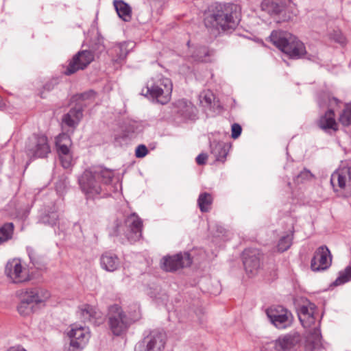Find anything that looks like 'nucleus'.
Returning <instances> with one entry per match:
<instances>
[{"mask_svg":"<svg viewBox=\"0 0 351 351\" xmlns=\"http://www.w3.org/2000/svg\"><path fill=\"white\" fill-rule=\"evenodd\" d=\"M263 255L256 248L245 249L242 254L243 263L247 274L254 276L261 268Z\"/></svg>","mask_w":351,"mask_h":351,"instance_id":"12","label":"nucleus"},{"mask_svg":"<svg viewBox=\"0 0 351 351\" xmlns=\"http://www.w3.org/2000/svg\"><path fill=\"white\" fill-rule=\"evenodd\" d=\"M83 117L82 106H77L63 116L62 121L69 127H76Z\"/></svg>","mask_w":351,"mask_h":351,"instance_id":"24","label":"nucleus"},{"mask_svg":"<svg viewBox=\"0 0 351 351\" xmlns=\"http://www.w3.org/2000/svg\"><path fill=\"white\" fill-rule=\"evenodd\" d=\"M27 252L29 256L30 262L36 267L39 268L41 260L40 258L37 254L36 252L32 247H27Z\"/></svg>","mask_w":351,"mask_h":351,"instance_id":"40","label":"nucleus"},{"mask_svg":"<svg viewBox=\"0 0 351 351\" xmlns=\"http://www.w3.org/2000/svg\"><path fill=\"white\" fill-rule=\"evenodd\" d=\"M113 177L112 170L99 166L84 171L79 184L88 198H94L101 194L103 186L109 184Z\"/></svg>","mask_w":351,"mask_h":351,"instance_id":"2","label":"nucleus"},{"mask_svg":"<svg viewBox=\"0 0 351 351\" xmlns=\"http://www.w3.org/2000/svg\"><path fill=\"white\" fill-rule=\"evenodd\" d=\"M230 146L224 142L213 141L210 143L211 154L217 161L224 162Z\"/></svg>","mask_w":351,"mask_h":351,"instance_id":"25","label":"nucleus"},{"mask_svg":"<svg viewBox=\"0 0 351 351\" xmlns=\"http://www.w3.org/2000/svg\"><path fill=\"white\" fill-rule=\"evenodd\" d=\"M14 232V224L5 223L0 228V245L11 239Z\"/></svg>","mask_w":351,"mask_h":351,"instance_id":"32","label":"nucleus"},{"mask_svg":"<svg viewBox=\"0 0 351 351\" xmlns=\"http://www.w3.org/2000/svg\"><path fill=\"white\" fill-rule=\"evenodd\" d=\"M313 175L311 173V172L309 170L304 169L296 177V182L300 183L306 180H310L313 178Z\"/></svg>","mask_w":351,"mask_h":351,"instance_id":"42","label":"nucleus"},{"mask_svg":"<svg viewBox=\"0 0 351 351\" xmlns=\"http://www.w3.org/2000/svg\"><path fill=\"white\" fill-rule=\"evenodd\" d=\"M50 152L51 148L46 136L34 134L28 138L25 153L30 159L47 158Z\"/></svg>","mask_w":351,"mask_h":351,"instance_id":"7","label":"nucleus"},{"mask_svg":"<svg viewBox=\"0 0 351 351\" xmlns=\"http://www.w3.org/2000/svg\"><path fill=\"white\" fill-rule=\"evenodd\" d=\"M113 5L119 18L125 22L131 21L132 8L129 4L123 0H114Z\"/></svg>","mask_w":351,"mask_h":351,"instance_id":"26","label":"nucleus"},{"mask_svg":"<svg viewBox=\"0 0 351 351\" xmlns=\"http://www.w3.org/2000/svg\"><path fill=\"white\" fill-rule=\"evenodd\" d=\"M108 324L113 335L119 336L128 330L130 320L118 304H114L109 308Z\"/></svg>","mask_w":351,"mask_h":351,"instance_id":"8","label":"nucleus"},{"mask_svg":"<svg viewBox=\"0 0 351 351\" xmlns=\"http://www.w3.org/2000/svg\"><path fill=\"white\" fill-rule=\"evenodd\" d=\"M326 97L328 99V105L330 106H332V104H335L337 105L338 103L339 102V100L337 98H336V97L330 98L328 95H327Z\"/></svg>","mask_w":351,"mask_h":351,"instance_id":"49","label":"nucleus"},{"mask_svg":"<svg viewBox=\"0 0 351 351\" xmlns=\"http://www.w3.org/2000/svg\"><path fill=\"white\" fill-rule=\"evenodd\" d=\"M301 341L298 332H293L280 336L274 342V347L277 350H289L293 349Z\"/></svg>","mask_w":351,"mask_h":351,"instance_id":"20","label":"nucleus"},{"mask_svg":"<svg viewBox=\"0 0 351 351\" xmlns=\"http://www.w3.org/2000/svg\"><path fill=\"white\" fill-rule=\"evenodd\" d=\"M293 238V233L287 234V235L282 237L277 245L278 250L280 252L287 251L292 244Z\"/></svg>","mask_w":351,"mask_h":351,"instance_id":"35","label":"nucleus"},{"mask_svg":"<svg viewBox=\"0 0 351 351\" xmlns=\"http://www.w3.org/2000/svg\"><path fill=\"white\" fill-rule=\"evenodd\" d=\"M261 9L271 16L278 17V22L290 21L296 15L291 7L287 6L284 0H263Z\"/></svg>","mask_w":351,"mask_h":351,"instance_id":"5","label":"nucleus"},{"mask_svg":"<svg viewBox=\"0 0 351 351\" xmlns=\"http://www.w3.org/2000/svg\"><path fill=\"white\" fill-rule=\"evenodd\" d=\"M148 153L147 147L144 145H139L136 148L135 156L136 158H143Z\"/></svg>","mask_w":351,"mask_h":351,"instance_id":"44","label":"nucleus"},{"mask_svg":"<svg viewBox=\"0 0 351 351\" xmlns=\"http://www.w3.org/2000/svg\"><path fill=\"white\" fill-rule=\"evenodd\" d=\"M5 274L14 284H20L30 280L28 269L24 267L21 259L13 258L8 261L5 267Z\"/></svg>","mask_w":351,"mask_h":351,"instance_id":"9","label":"nucleus"},{"mask_svg":"<svg viewBox=\"0 0 351 351\" xmlns=\"http://www.w3.org/2000/svg\"><path fill=\"white\" fill-rule=\"evenodd\" d=\"M32 305L27 303L23 300H21V302L17 306L18 312L23 316L29 315L32 312Z\"/></svg>","mask_w":351,"mask_h":351,"instance_id":"41","label":"nucleus"},{"mask_svg":"<svg viewBox=\"0 0 351 351\" xmlns=\"http://www.w3.org/2000/svg\"><path fill=\"white\" fill-rule=\"evenodd\" d=\"M214 100L215 95L209 90H204L199 95V104L205 109L210 108Z\"/></svg>","mask_w":351,"mask_h":351,"instance_id":"31","label":"nucleus"},{"mask_svg":"<svg viewBox=\"0 0 351 351\" xmlns=\"http://www.w3.org/2000/svg\"><path fill=\"white\" fill-rule=\"evenodd\" d=\"M166 335L155 329L144 334V337L134 346V351H162L166 343Z\"/></svg>","mask_w":351,"mask_h":351,"instance_id":"6","label":"nucleus"},{"mask_svg":"<svg viewBox=\"0 0 351 351\" xmlns=\"http://www.w3.org/2000/svg\"><path fill=\"white\" fill-rule=\"evenodd\" d=\"M125 226L127 231L124 234L130 243H135L141 238L143 221L135 213L126 218Z\"/></svg>","mask_w":351,"mask_h":351,"instance_id":"17","label":"nucleus"},{"mask_svg":"<svg viewBox=\"0 0 351 351\" xmlns=\"http://www.w3.org/2000/svg\"><path fill=\"white\" fill-rule=\"evenodd\" d=\"M241 21L239 7L234 3H215L204 14L206 29L215 35L236 29Z\"/></svg>","mask_w":351,"mask_h":351,"instance_id":"1","label":"nucleus"},{"mask_svg":"<svg viewBox=\"0 0 351 351\" xmlns=\"http://www.w3.org/2000/svg\"><path fill=\"white\" fill-rule=\"evenodd\" d=\"M351 280V264L339 272L337 279L332 282L333 286H339Z\"/></svg>","mask_w":351,"mask_h":351,"instance_id":"33","label":"nucleus"},{"mask_svg":"<svg viewBox=\"0 0 351 351\" xmlns=\"http://www.w3.org/2000/svg\"><path fill=\"white\" fill-rule=\"evenodd\" d=\"M94 60V53L89 50H82L76 53L69 62L64 71L66 75H70L79 70H84Z\"/></svg>","mask_w":351,"mask_h":351,"instance_id":"13","label":"nucleus"},{"mask_svg":"<svg viewBox=\"0 0 351 351\" xmlns=\"http://www.w3.org/2000/svg\"><path fill=\"white\" fill-rule=\"evenodd\" d=\"M50 297L48 291L40 288L27 289L23 294L21 300L29 304H44Z\"/></svg>","mask_w":351,"mask_h":351,"instance_id":"19","label":"nucleus"},{"mask_svg":"<svg viewBox=\"0 0 351 351\" xmlns=\"http://www.w3.org/2000/svg\"><path fill=\"white\" fill-rule=\"evenodd\" d=\"M173 111L183 119L193 120L197 116V109L190 101L180 99L173 104Z\"/></svg>","mask_w":351,"mask_h":351,"instance_id":"18","label":"nucleus"},{"mask_svg":"<svg viewBox=\"0 0 351 351\" xmlns=\"http://www.w3.org/2000/svg\"><path fill=\"white\" fill-rule=\"evenodd\" d=\"M134 47V43L132 42H123L118 44L115 48L114 51L117 56V60H124L128 56L130 49H132Z\"/></svg>","mask_w":351,"mask_h":351,"instance_id":"29","label":"nucleus"},{"mask_svg":"<svg viewBox=\"0 0 351 351\" xmlns=\"http://www.w3.org/2000/svg\"><path fill=\"white\" fill-rule=\"evenodd\" d=\"M267 315L271 322L278 329L290 326L293 322L291 313L282 306L268 308Z\"/></svg>","mask_w":351,"mask_h":351,"instance_id":"11","label":"nucleus"},{"mask_svg":"<svg viewBox=\"0 0 351 351\" xmlns=\"http://www.w3.org/2000/svg\"><path fill=\"white\" fill-rule=\"evenodd\" d=\"M162 261V267L167 271H175L189 267L192 263V258L189 252H180L173 256H165Z\"/></svg>","mask_w":351,"mask_h":351,"instance_id":"15","label":"nucleus"},{"mask_svg":"<svg viewBox=\"0 0 351 351\" xmlns=\"http://www.w3.org/2000/svg\"><path fill=\"white\" fill-rule=\"evenodd\" d=\"M329 38L331 40L343 46L346 44L347 40L339 29H335L329 34Z\"/></svg>","mask_w":351,"mask_h":351,"instance_id":"39","label":"nucleus"},{"mask_svg":"<svg viewBox=\"0 0 351 351\" xmlns=\"http://www.w3.org/2000/svg\"><path fill=\"white\" fill-rule=\"evenodd\" d=\"M53 88H54V84L53 82L46 83L43 86V89L46 90L47 91H50L51 90L53 89Z\"/></svg>","mask_w":351,"mask_h":351,"instance_id":"50","label":"nucleus"},{"mask_svg":"<svg viewBox=\"0 0 351 351\" xmlns=\"http://www.w3.org/2000/svg\"><path fill=\"white\" fill-rule=\"evenodd\" d=\"M207 158H208L207 154H204V153H202L197 156L195 160H196V162L199 165H203L206 164Z\"/></svg>","mask_w":351,"mask_h":351,"instance_id":"48","label":"nucleus"},{"mask_svg":"<svg viewBox=\"0 0 351 351\" xmlns=\"http://www.w3.org/2000/svg\"><path fill=\"white\" fill-rule=\"evenodd\" d=\"M269 38L277 48L290 58H302L306 53L304 43L289 32L274 30Z\"/></svg>","mask_w":351,"mask_h":351,"instance_id":"3","label":"nucleus"},{"mask_svg":"<svg viewBox=\"0 0 351 351\" xmlns=\"http://www.w3.org/2000/svg\"><path fill=\"white\" fill-rule=\"evenodd\" d=\"M122 230L123 231V226L118 223H116L113 231L111 232L110 234L112 236L117 237L121 234Z\"/></svg>","mask_w":351,"mask_h":351,"instance_id":"47","label":"nucleus"},{"mask_svg":"<svg viewBox=\"0 0 351 351\" xmlns=\"http://www.w3.org/2000/svg\"><path fill=\"white\" fill-rule=\"evenodd\" d=\"M79 316L84 322L99 325L101 322V313L89 304H82L79 307Z\"/></svg>","mask_w":351,"mask_h":351,"instance_id":"21","label":"nucleus"},{"mask_svg":"<svg viewBox=\"0 0 351 351\" xmlns=\"http://www.w3.org/2000/svg\"><path fill=\"white\" fill-rule=\"evenodd\" d=\"M173 85L169 78L157 75L149 80L145 90L141 94L156 101L160 104L169 102L172 93Z\"/></svg>","mask_w":351,"mask_h":351,"instance_id":"4","label":"nucleus"},{"mask_svg":"<svg viewBox=\"0 0 351 351\" xmlns=\"http://www.w3.org/2000/svg\"><path fill=\"white\" fill-rule=\"evenodd\" d=\"M59 220V215L56 211L48 212L41 215L39 222L51 227L56 226Z\"/></svg>","mask_w":351,"mask_h":351,"instance_id":"34","label":"nucleus"},{"mask_svg":"<svg viewBox=\"0 0 351 351\" xmlns=\"http://www.w3.org/2000/svg\"><path fill=\"white\" fill-rule=\"evenodd\" d=\"M60 162L62 166L64 169H68L72 165L73 158L71 154H67L65 155H60L59 156Z\"/></svg>","mask_w":351,"mask_h":351,"instance_id":"43","label":"nucleus"},{"mask_svg":"<svg viewBox=\"0 0 351 351\" xmlns=\"http://www.w3.org/2000/svg\"><path fill=\"white\" fill-rule=\"evenodd\" d=\"M322 339L321 330L319 328L315 327L313 328L308 335L307 341L311 343L314 348L320 344Z\"/></svg>","mask_w":351,"mask_h":351,"instance_id":"38","label":"nucleus"},{"mask_svg":"<svg viewBox=\"0 0 351 351\" xmlns=\"http://www.w3.org/2000/svg\"><path fill=\"white\" fill-rule=\"evenodd\" d=\"M96 96V93L92 90L83 93L80 95V97L82 100H93Z\"/></svg>","mask_w":351,"mask_h":351,"instance_id":"46","label":"nucleus"},{"mask_svg":"<svg viewBox=\"0 0 351 351\" xmlns=\"http://www.w3.org/2000/svg\"><path fill=\"white\" fill-rule=\"evenodd\" d=\"M119 263L118 256L111 252H106L100 257L101 268L109 272L116 271L119 268Z\"/></svg>","mask_w":351,"mask_h":351,"instance_id":"22","label":"nucleus"},{"mask_svg":"<svg viewBox=\"0 0 351 351\" xmlns=\"http://www.w3.org/2000/svg\"><path fill=\"white\" fill-rule=\"evenodd\" d=\"M315 311V306L313 304H309L308 306L302 305L298 308V318L304 327L309 326L311 324L314 323Z\"/></svg>","mask_w":351,"mask_h":351,"instance_id":"23","label":"nucleus"},{"mask_svg":"<svg viewBox=\"0 0 351 351\" xmlns=\"http://www.w3.org/2000/svg\"><path fill=\"white\" fill-rule=\"evenodd\" d=\"M6 351H27L25 348L20 346H13L8 349Z\"/></svg>","mask_w":351,"mask_h":351,"instance_id":"52","label":"nucleus"},{"mask_svg":"<svg viewBox=\"0 0 351 351\" xmlns=\"http://www.w3.org/2000/svg\"><path fill=\"white\" fill-rule=\"evenodd\" d=\"M242 128L239 123H234L232 125V138H237L241 134Z\"/></svg>","mask_w":351,"mask_h":351,"instance_id":"45","label":"nucleus"},{"mask_svg":"<svg viewBox=\"0 0 351 351\" xmlns=\"http://www.w3.org/2000/svg\"><path fill=\"white\" fill-rule=\"evenodd\" d=\"M318 104L320 107H323L327 105V102L322 101L321 99H319Z\"/></svg>","mask_w":351,"mask_h":351,"instance_id":"53","label":"nucleus"},{"mask_svg":"<svg viewBox=\"0 0 351 351\" xmlns=\"http://www.w3.org/2000/svg\"><path fill=\"white\" fill-rule=\"evenodd\" d=\"M332 262L330 252L326 245L319 247L311 259V268L314 271H324L328 269Z\"/></svg>","mask_w":351,"mask_h":351,"instance_id":"16","label":"nucleus"},{"mask_svg":"<svg viewBox=\"0 0 351 351\" xmlns=\"http://www.w3.org/2000/svg\"><path fill=\"white\" fill-rule=\"evenodd\" d=\"M213 202L212 195L207 192L201 193L197 199V205L202 213H208L211 210Z\"/></svg>","mask_w":351,"mask_h":351,"instance_id":"28","label":"nucleus"},{"mask_svg":"<svg viewBox=\"0 0 351 351\" xmlns=\"http://www.w3.org/2000/svg\"><path fill=\"white\" fill-rule=\"evenodd\" d=\"M70 138L68 136L63 134L60 136L56 142L58 155H65L70 153L69 145Z\"/></svg>","mask_w":351,"mask_h":351,"instance_id":"30","label":"nucleus"},{"mask_svg":"<svg viewBox=\"0 0 351 351\" xmlns=\"http://www.w3.org/2000/svg\"><path fill=\"white\" fill-rule=\"evenodd\" d=\"M70 343L66 351H82L90 338L88 328L73 325L68 332Z\"/></svg>","mask_w":351,"mask_h":351,"instance_id":"10","label":"nucleus"},{"mask_svg":"<svg viewBox=\"0 0 351 351\" xmlns=\"http://www.w3.org/2000/svg\"><path fill=\"white\" fill-rule=\"evenodd\" d=\"M339 122L346 126L351 125V104H346L339 115Z\"/></svg>","mask_w":351,"mask_h":351,"instance_id":"37","label":"nucleus"},{"mask_svg":"<svg viewBox=\"0 0 351 351\" xmlns=\"http://www.w3.org/2000/svg\"><path fill=\"white\" fill-rule=\"evenodd\" d=\"M6 351H27L25 348L20 346H13L8 349Z\"/></svg>","mask_w":351,"mask_h":351,"instance_id":"51","label":"nucleus"},{"mask_svg":"<svg viewBox=\"0 0 351 351\" xmlns=\"http://www.w3.org/2000/svg\"><path fill=\"white\" fill-rule=\"evenodd\" d=\"M210 56V51L206 47H199L196 49L193 57L195 61L206 62Z\"/></svg>","mask_w":351,"mask_h":351,"instance_id":"36","label":"nucleus"},{"mask_svg":"<svg viewBox=\"0 0 351 351\" xmlns=\"http://www.w3.org/2000/svg\"><path fill=\"white\" fill-rule=\"evenodd\" d=\"M330 184L335 191H337L338 186L351 195V168L345 166L335 171L331 175Z\"/></svg>","mask_w":351,"mask_h":351,"instance_id":"14","label":"nucleus"},{"mask_svg":"<svg viewBox=\"0 0 351 351\" xmlns=\"http://www.w3.org/2000/svg\"><path fill=\"white\" fill-rule=\"evenodd\" d=\"M318 125L321 129L325 131L329 129H332L334 131L337 130L335 114L332 109L327 110L325 114L320 117L318 121Z\"/></svg>","mask_w":351,"mask_h":351,"instance_id":"27","label":"nucleus"}]
</instances>
